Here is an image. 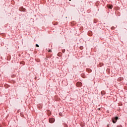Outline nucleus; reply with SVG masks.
<instances>
[{"mask_svg":"<svg viewBox=\"0 0 127 127\" xmlns=\"http://www.w3.org/2000/svg\"><path fill=\"white\" fill-rule=\"evenodd\" d=\"M119 119L118 117H115V118L112 119V122L114 124H116L117 123V121Z\"/></svg>","mask_w":127,"mask_h":127,"instance_id":"f257e3e1","label":"nucleus"},{"mask_svg":"<svg viewBox=\"0 0 127 127\" xmlns=\"http://www.w3.org/2000/svg\"><path fill=\"white\" fill-rule=\"evenodd\" d=\"M54 122H55V119L53 118L49 119V123H50V124H53Z\"/></svg>","mask_w":127,"mask_h":127,"instance_id":"f03ea898","label":"nucleus"},{"mask_svg":"<svg viewBox=\"0 0 127 127\" xmlns=\"http://www.w3.org/2000/svg\"><path fill=\"white\" fill-rule=\"evenodd\" d=\"M76 86L77 87H82V83L80 82H77Z\"/></svg>","mask_w":127,"mask_h":127,"instance_id":"7ed1b4c3","label":"nucleus"},{"mask_svg":"<svg viewBox=\"0 0 127 127\" xmlns=\"http://www.w3.org/2000/svg\"><path fill=\"white\" fill-rule=\"evenodd\" d=\"M107 7H108V8H110V9H112V8H113V5L107 4Z\"/></svg>","mask_w":127,"mask_h":127,"instance_id":"20e7f679","label":"nucleus"},{"mask_svg":"<svg viewBox=\"0 0 127 127\" xmlns=\"http://www.w3.org/2000/svg\"><path fill=\"white\" fill-rule=\"evenodd\" d=\"M47 114L48 116H51V112L49 110H47Z\"/></svg>","mask_w":127,"mask_h":127,"instance_id":"39448f33","label":"nucleus"},{"mask_svg":"<svg viewBox=\"0 0 127 127\" xmlns=\"http://www.w3.org/2000/svg\"><path fill=\"white\" fill-rule=\"evenodd\" d=\"M20 11H25V8L23 7H21L19 8Z\"/></svg>","mask_w":127,"mask_h":127,"instance_id":"423d86ee","label":"nucleus"},{"mask_svg":"<svg viewBox=\"0 0 127 127\" xmlns=\"http://www.w3.org/2000/svg\"><path fill=\"white\" fill-rule=\"evenodd\" d=\"M101 95H105V92L104 91H102L101 92Z\"/></svg>","mask_w":127,"mask_h":127,"instance_id":"0eeeda50","label":"nucleus"},{"mask_svg":"<svg viewBox=\"0 0 127 127\" xmlns=\"http://www.w3.org/2000/svg\"><path fill=\"white\" fill-rule=\"evenodd\" d=\"M90 33H91V32H89L88 33V35H90V36H92V34L90 35Z\"/></svg>","mask_w":127,"mask_h":127,"instance_id":"6e6552de","label":"nucleus"},{"mask_svg":"<svg viewBox=\"0 0 127 127\" xmlns=\"http://www.w3.org/2000/svg\"><path fill=\"white\" fill-rule=\"evenodd\" d=\"M64 127H68V125H67L66 124L64 125Z\"/></svg>","mask_w":127,"mask_h":127,"instance_id":"1a4fd4ad","label":"nucleus"},{"mask_svg":"<svg viewBox=\"0 0 127 127\" xmlns=\"http://www.w3.org/2000/svg\"><path fill=\"white\" fill-rule=\"evenodd\" d=\"M117 127H123V126H122L121 125H118Z\"/></svg>","mask_w":127,"mask_h":127,"instance_id":"9d476101","label":"nucleus"},{"mask_svg":"<svg viewBox=\"0 0 127 127\" xmlns=\"http://www.w3.org/2000/svg\"><path fill=\"white\" fill-rule=\"evenodd\" d=\"M36 47H39V45H38V44H36Z\"/></svg>","mask_w":127,"mask_h":127,"instance_id":"9b49d317","label":"nucleus"},{"mask_svg":"<svg viewBox=\"0 0 127 127\" xmlns=\"http://www.w3.org/2000/svg\"><path fill=\"white\" fill-rule=\"evenodd\" d=\"M65 52V50H63V53H64Z\"/></svg>","mask_w":127,"mask_h":127,"instance_id":"f8f14e48","label":"nucleus"},{"mask_svg":"<svg viewBox=\"0 0 127 127\" xmlns=\"http://www.w3.org/2000/svg\"><path fill=\"white\" fill-rule=\"evenodd\" d=\"M101 110V108H99V109H98V110Z\"/></svg>","mask_w":127,"mask_h":127,"instance_id":"ddd939ff","label":"nucleus"},{"mask_svg":"<svg viewBox=\"0 0 127 127\" xmlns=\"http://www.w3.org/2000/svg\"><path fill=\"white\" fill-rule=\"evenodd\" d=\"M50 52H51V51H49Z\"/></svg>","mask_w":127,"mask_h":127,"instance_id":"4468645a","label":"nucleus"}]
</instances>
